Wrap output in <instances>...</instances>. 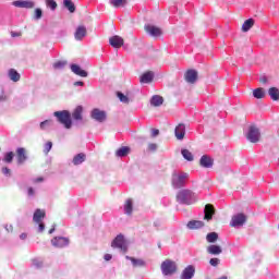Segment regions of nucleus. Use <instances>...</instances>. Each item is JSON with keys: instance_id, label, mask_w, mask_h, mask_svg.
Instances as JSON below:
<instances>
[{"instance_id": "58", "label": "nucleus", "mask_w": 279, "mask_h": 279, "mask_svg": "<svg viewBox=\"0 0 279 279\" xmlns=\"http://www.w3.org/2000/svg\"><path fill=\"white\" fill-rule=\"evenodd\" d=\"M0 94H2V95H0V101H1V99H3V88L2 87H0Z\"/></svg>"}, {"instance_id": "34", "label": "nucleus", "mask_w": 279, "mask_h": 279, "mask_svg": "<svg viewBox=\"0 0 279 279\" xmlns=\"http://www.w3.org/2000/svg\"><path fill=\"white\" fill-rule=\"evenodd\" d=\"M181 154L185 160H189V162H193L194 160L193 153H191L189 149H182Z\"/></svg>"}, {"instance_id": "23", "label": "nucleus", "mask_w": 279, "mask_h": 279, "mask_svg": "<svg viewBox=\"0 0 279 279\" xmlns=\"http://www.w3.org/2000/svg\"><path fill=\"white\" fill-rule=\"evenodd\" d=\"M165 104V99L162 96L155 95L150 98V106H154L155 108H158Z\"/></svg>"}, {"instance_id": "16", "label": "nucleus", "mask_w": 279, "mask_h": 279, "mask_svg": "<svg viewBox=\"0 0 279 279\" xmlns=\"http://www.w3.org/2000/svg\"><path fill=\"white\" fill-rule=\"evenodd\" d=\"M193 276H195V267L190 265L183 270L181 279H191Z\"/></svg>"}, {"instance_id": "3", "label": "nucleus", "mask_w": 279, "mask_h": 279, "mask_svg": "<svg viewBox=\"0 0 279 279\" xmlns=\"http://www.w3.org/2000/svg\"><path fill=\"white\" fill-rule=\"evenodd\" d=\"M189 182V173L186 172H173L172 174V186L173 189H183Z\"/></svg>"}, {"instance_id": "45", "label": "nucleus", "mask_w": 279, "mask_h": 279, "mask_svg": "<svg viewBox=\"0 0 279 279\" xmlns=\"http://www.w3.org/2000/svg\"><path fill=\"white\" fill-rule=\"evenodd\" d=\"M53 147V143L51 142H47L45 145V154H49V151H51V148Z\"/></svg>"}, {"instance_id": "52", "label": "nucleus", "mask_w": 279, "mask_h": 279, "mask_svg": "<svg viewBox=\"0 0 279 279\" xmlns=\"http://www.w3.org/2000/svg\"><path fill=\"white\" fill-rule=\"evenodd\" d=\"M11 36H12L13 38H16V37L21 36V33H14V32H12V33H11Z\"/></svg>"}, {"instance_id": "26", "label": "nucleus", "mask_w": 279, "mask_h": 279, "mask_svg": "<svg viewBox=\"0 0 279 279\" xmlns=\"http://www.w3.org/2000/svg\"><path fill=\"white\" fill-rule=\"evenodd\" d=\"M207 252L208 254H213L214 256H217L221 254L222 250H221V246L213 244L207 247Z\"/></svg>"}, {"instance_id": "43", "label": "nucleus", "mask_w": 279, "mask_h": 279, "mask_svg": "<svg viewBox=\"0 0 279 279\" xmlns=\"http://www.w3.org/2000/svg\"><path fill=\"white\" fill-rule=\"evenodd\" d=\"M64 66H66L65 61H58L53 63V69H64Z\"/></svg>"}, {"instance_id": "54", "label": "nucleus", "mask_w": 279, "mask_h": 279, "mask_svg": "<svg viewBox=\"0 0 279 279\" xmlns=\"http://www.w3.org/2000/svg\"><path fill=\"white\" fill-rule=\"evenodd\" d=\"M260 82H262V84H267V76H263V77L260 78Z\"/></svg>"}, {"instance_id": "24", "label": "nucleus", "mask_w": 279, "mask_h": 279, "mask_svg": "<svg viewBox=\"0 0 279 279\" xmlns=\"http://www.w3.org/2000/svg\"><path fill=\"white\" fill-rule=\"evenodd\" d=\"M16 156H17L19 165H23V162H25V160H27V155L25 154V148H17Z\"/></svg>"}, {"instance_id": "37", "label": "nucleus", "mask_w": 279, "mask_h": 279, "mask_svg": "<svg viewBox=\"0 0 279 279\" xmlns=\"http://www.w3.org/2000/svg\"><path fill=\"white\" fill-rule=\"evenodd\" d=\"M110 3L113 8H123L128 3V0H110Z\"/></svg>"}, {"instance_id": "22", "label": "nucleus", "mask_w": 279, "mask_h": 279, "mask_svg": "<svg viewBox=\"0 0 279 279\" xmlns=\"http://www.w3.org/2000/svg\"><path fill=\"white\" fill-rule=\"evenodd\" d=\"M189 230H199V228H204V221L202 220H191L187 222Z\"/></svg>"}, {"instance_id": "50", "label": "nucleus", "mask_w": 279, "mask_h": 279, "mask_svg": "<svg viewBox=\"0 0 279 279\" xmlns=\"http://www.w3.org/2000/svg\"><path fill=\"white\" fill-rule=\"evenodd\" d=\"M158 134H160V131L158 129L151 130V136H158Z\"/></svg>"}, {"instance_id": "42", "label": "nucleus", "mask_w": 279, "mask_h": 279, "mask_svg": "<svg viewBox=\"0 0 279 279\" xmlns=\"http://www.w3.org/2000/svg\"><path fill=\"white\" fill-rule=\"evenodd\" d=\"M3 160L4 162H12V160H14V153H7Z\"/></svg>"}, {"instance_id": "12", "label": "nucleus", "mask_w": 279, "mask_h": 279, "mask_svg": "<svg viewBox=\"0 0 279 279\" xmlns=\"http://www.w3.org/2000/svg\"><path fill=\"white\" fill-rule=\"evenodd\" d=\"M13 5L15 8H25L26 10H32L34 8L35 3L34 1L28 0H17L13 2Z\"/></svg>"}, {"instance_id": "1", "label": "nucleus", "mask_w": 279, "mask_h": 279, "mask_svg": "<svg viewBox=\"0 0 279 279\" xmlns=\"http://www.w3.org/2000/svg\"><path fill=\"white\" fill-rule=\"evenodd\" d=\"M177 202L185 206H191V204L197 202V195L191 190H181L177 194Z\"/></svg>"}, {"instance_id": "6", "label": "nucleus", "mask_w": 279, "mask_h": 279, "mask_svg": "<svg viewBox=\"0 0 279 279\" xmlns=\"http://www.w3.org/2000/svg\"><path fill=\"white\" fill-rule=\"evenodd\" d=\"M246 138L250 143H258L260 141V130L255 125H251L246 133Z\"/></svg>"}, {"instance_id": "61", "label": "nucleus", "mask_w": 279, "mask_h": 279, "mask_svg": "<svg viewBox=\"0 0 279 279\" xmlns=\"http://www.w3.org/2000/svg\"><path fill=\"white\" fill-rule=\"evenodd\" d=\"M7 231L10 232V227L7 228Z\"/></svg>"}, {"instance_id": "60", "label": "nucleus", "mask_w": 279, "mask_h": 279, "mask_svg": "<svg viewBox=\"0 0 279 279\" xmlns=\"http://www.w3.org/2000/svg\"><path fill=\"white\" fill-rule=\"evenodd\" d=\"M7 231L10 232V227L7 228Z\"/></svg>"}, {"instance_id": "35", "label": "nucleus", "mask_w": 279, "mask_h": 279, "mask_svg": "<svg viewBox=\"0 0 279 279\" xmlns=\"http://www.w3.org/2000/svg\"><path fill=\"white\" fill-rule=\"evenodd\" d=\"M86 160V155L81 153L73 158V165H82Z\"/></svg>"}, {"instance_id": "48", "label": "nucleus", "mask_w": 279, "mask_h": 279, "mask_svg": "<svg viewBox=\"0 0 279 279\" xmlns=\"http://www.w3.org/2000/svg\"><path fill=\"white\" fill-rule=\"evenodd\" d=\"M157 145L156 144H149L148 145V149L150 150V151H156V149H157Z\"/></svg>"}, {"instance_id": "55", "label": "nucleus", "mask_w": 279, "mask_h": 279, "mask_svg": "<svg viewBox=\"0 0 279 279\" xmlns=\"http://www.w3.org/2000/svg\"><path fill=\"white\" fill-rule=\"evenodd\" d=\"M74 85H75V86H84V82L78 81V82H75Z\"/></svg>"}, {"instance_id": "9", "label": "nucleus", "mask_w": 279, "mask_h": 279, "mask_svg": "<svg viewBox=\"0 0 279 279\" xmlns=\"http://www.w3.org/2000/svg\"><path fill=\"white\" fill-rule=\"evenodd\" d=\"M145 31L147 32V34H149V36H153L155 38H158V36H162V29L155 25H146Z\"/></svg>"}, {"instance_id": "33", "label": "nucleus", "mask_w": 279, "mask_h": 279, "mask_svg": "<svg viewBox=\"0 0 279 279\" xmlns=\"http://www.w3.org/2000/svg\"><path fill=\"white\" fill-rule=\"evenodd\" d=\"M9 77L12 80V82H19V80H21V74H19L16 70L11 69L9 70Z\"/></svg>"}, {"instance_id": "30", "label": "nucleus", "mask_w": 279, "mask_h": 279, "mask_svg": "<svg viewBox=\"0 0 279 279\" xmlns=\"http://www.w3.org/2000/svg\"><path fill=\"white\" fill-rule=\"evenodd\" d=\"M128 260H131L133 264V267H145V260L143 259H136L134 257L126 256Z\"/></svg>"}, {"instance_id": "14", "label": "nucleus", "mask_w": 279, "mask_h": 279, "mask_svg": "<svg viewBox=\"0 0 279 279\" xmlns=\"http://www.w3.org/2000/svg\"><path fill=\"white\" fill-rule=\"evenodd\" d=\"M109 43L111 47H113L114 49H121V47H123L124 41L120 36L116 35L109 39Z\"/></svg>"}, {"instance_id": "21", "label": "nucleus", "mask_w": 279, "mask_h": 279, "mask_svg": "<svg viewBox=\"0 0 279 279\" xmlns=\"http://www.w3.org/2000/svg\"><path fill=\"white\" fill-rule=\"evenodd\" d=\"M74 37L76 40H82L86 37V26H78L75 31Z\"/></svg>"}, {"instance_id": "5", "label": "nucleus", "mask_w": 279, "mask_h": 279, "mask_svg": "<svg viewBox=\"0 0 279 279\" xmlns=\"http://www.w3.org/2000/svg\"><path fill=\"white\" fill-rule=\"evenodd\" d=\"M44 219L45 210L36 209L33 216V221L38 223V232H45V222H43Z\"/></svg>"}, {"instance_id": "15", "label": "nucleus", "mask_w": 279, "mask_h": 279, "mask_svg": "<svg viewBox=\"0 0 279 279\" xmlns=\"http://www.w3.org/2000/svg\"><path fill=\"white\" fill-rule=\"evenodd\" d=\"M174 134L178 141H182L186 134V126L184 124H179L174 130Z\"/></svg>"}, {"instance_id": "8", "label": "nucleus", "mask_w": 279, "mask_h": 279, "mask_svg": "<svg viewBox=\"0 0 279 279\" xmlns=\"http://www.w3.org/2000/svg\"><path fill=\"white\" fill-rule=\"evenodd\" d=\"M245 221H247V218L245 217V215L238 214L232 217L230 226L232 228H239V226H243V223H245Z\"/></svg>"}, {"instance_id": "59", "label": "nucleus", "mask_w": 279, "mask_h": 279, "mask_svg": "<svg viewBox=\"0 0 279 279\" xmlns=\"http://www.w3.org/2000/svg\"><path fill=\"white\" fill-rule=\"evenodd\" d=\"M35 182H43V178L35 179Z\"/></svg>"}, {"instance_id": "41", "label": "nucleus", "mask_w": 279, "mask_h": 279, "mask_svg": "<svg viewBox=\"0 0 279 279\" xmlns=\"http://www.w3.org/2000/svg\"><path fill=\"white\" fill-rule=\"evenodd\" d=\"M46 5L52 11L56 10V8H58V3L54 2V0H46Z\"/></svg>"}, {"instance_id": "10", "label": "nucleus", "mask_w": 279, "mask_h": 279, "mask_svg": "<svg viewBox=\"0 0 279 279\" xmlns=\"http://www.w3.org/2000/svg\"><path fill=\"white\" fill-rule=\"evenodd\" d=\"M92 119H95V121H98L99 123H104V121H106V111L94 109L92 111Z\"/></svg>"}, {"instance_id": "11", "label": "nucleus", "mask_w": 279, "mask_h": 279, "mask_svg": "<svg viewBox=\"0 0 279 279\" xmlns=\"http://www.w3.org/2000/svg\"><path fill=\"white\" fill-rule=\"evenodd\" d=\"M201 167H204V169H211L213 165H215V161L210 158L208 155H203L199 160Z\"/></svg>"}, {"instance_id": "19", "label": "nucleus", "mask_w": 279, "mask_h": 279, "mask_svg": "<svg viewBox=\"0 0 279 279\" xmlns=\"http://www.w3.org/2000/svg\"><path fill=\"white\" fill-rule=\"evenodd\" d=\"M140 82L142 84H150V82H154V72L149 71L144 73L141 78Z\"/></svg>"}, {"instance_id": "40", "label": "nucleus", "mask_w": 279, "mask_h": 279, "mask_svg": "<svg viewBox=\"0 0 279 279\" xmlns=\"http://www.w3.org/2000/svg\"><path fill=\"white\" fill-rule=\"evenodd\" d=\"M53 125L52 120H45L40 123V130H47V128H51Z\"/></svg>"}, {"instance_id": "2", "label": "nucleus", "mask_w": 279, "mask_h": 279, "mask_svg": "<svg viewBox=\"0 0 279 279\" xmlns=\"http://www.w3.org/2000/svg\"><path fill=\"white\" fill-rule=\"evenodd\" d=\"M53 117L57 118V121L64 125L66 130H71L73 125V121L71 120V112L63 110V111H56Z\"/></svg>"}, {"instance_id": "31", "label": "nucleus", "mask_w": 279, "mask_h": 279, "mask_svg": "<svg viewBox=\"0 0 279 279\" xmlns=\"http://www.w3.org/2000/svg\"><path fill=\"white\" fill-rule=\"evenodd\" d=\"M251 27H254V19H248L243 23L242 32H250Z\"/></svg>"}, {"instance_id": "4", "label": "nucleus", "mask_w": 279, "mask_h": 279, "mask_svg": "<svg viewBox=\"0 0 279 279\" xmlns=\"http://www.w3.org/2000/svg\"><path fill=\"white\" fill-rule=\"evenodd\" d=\"M177 269H178V266L175 265V262H173L171 259H166L161 264V271H162L163 276H171V275L175 274Z\"/></svg>"}, {"instance_id": "28", "label": "nucleus", "mask_w": 279, "mask_h": 279, "mask_svg": "<svg viewBox=\"0 0 279 279\" xmlns=\"http://www.w3.org/2000/svg\"><path fill=\"white\" fill-rule=\"evenodd\" d=\"M83 111H84V109L82 108V106H77L72 113L73 119L75 121H82V112Z\"/></svg>"}, {"instance_id": "7", "label": "nucleus", "mask_w": 279, "mask_h": 279, "mask_svg": "<svg viewBox=\"0 0 279 279\" xmlns=\"http://www.w3.org/2000/svg\"><path fill=\"white\" fill-rule=\"evenodd\" d=\"M111 247H118L122 252H128V244L125 243V238L119 234L111 243Z\"/></svg>"}, {"instance_id": "18", "label": "nucleus", "mask_w": 279, "mask_h": 279, "mask_svg": "<svg viewBox=\"0 0 279 279\" xmlns=\"http://www.w3.org/2000/svg\"><path fill=\"white\" fill-rule=\"evenodd\" d=\"M185 80L189 82V84H195V82H197V71L189 70L185 73Z\"/></svg>"}, {"instance_id": "36", "label": "nucleus", "mask_w": 279, "mask_h": 279, "mask_svg": "<svg viewBox=\"0 0 279 279\" xmlns=\"http://www.w3.org/2000/svg\"><path fill=\"white\" fill-rule=\"evenodd\" d=\"M63 5H64V8H66L69 10V12H71V13L75 12V4L73 3V1L64 0Z\"/></svg>"}, {"instance_id": "38", "label": "nucleus", "mask_w": 279, "mask_h": 279, "mask_svg": "<svg viewBox=\"0 0 279 279\" xmlns=\"http://www.w3.org/2000/svg\"><path fill=\"white\" fill-rule=\"evenodd\" d=\"M208 243H215L217 239H219V234L217 232H210L206 236Z\"/></svg>"}, {"instance_id": "29", "label": "nucleus", "mask_w": 279, "mask_h": 279, "mask_svg": "<svg viewBox=\"0 0 279 279\" xmlns=\"http://www.w3.org/2000/svg\"><path fill=\"white\" fill-rule=\"evenodd\" d=\"M130 154V147L123 146L117 150V156L119 158H125Z\"/></svg>"}, {"instance_id": "20", "label": "nucleus", "mask_w": 279, "mask_h": 279, "mask_svg": "<svg viewBox=\"0 0 279 279\" xmlns=\"http://www.w3.org/2000/svg\"><path fill=\"white\" fill-rule=\"evenodd\" d=\"M204 213H205L204 218L206 219V221H210V219H213V215H215V207L210 204H207L205 206Z\"/></svg>"}, {"instance_id": "46", "label": "nucleus", "mask_w": 279, "mask_h": 279, "mask_svg": "<svg viewBox=\"0 0 279 279\" xmlns=\"http://www.w3.org/2000/svg\"><path fill=\"white\" fill-rule=\"evenodd\" d=\"M33 265H34V267L39 269V267H43V262L38 258H35V259H33Z\"/></svg>"}, {"instance_id": "39", "label": "nucleus", "mask_w": 279, "mask_h": 279, "mask_svg": "<svg viewBox=\"0 0 279 279\" xmlns=\"http://www.w3.org/2000/svg\"><path fill=\"white\" fill-rule=\"evenodd\" d=\"M117 95H118V99H120V101L122 104H130V98H128V96L123 95V93L118 92Z\"/></svg>"}, {"instance_id": "44", "label": "nucleus", "mask_w": 279, "mask_h": 279, "mask_svg": "<svg viewBox=\"0 0 279 279\" xmlns=\"http://www.w3.org/2000/svg\"><path fill=\"white\" fill-rule=\"evenodd\" d=\"M43 19V10L41 9H36L35 10V20L40 21Z\"/></svg>"}, {"instance_id": "27", "label": "nucleus", "mask_w": 279, "mask_h": 279, "mask_svg": "<svg viewBox=\"0 0 279 279\" xmlns=\"http://www.w3.org/2000/svg\"><path fill=\"white\" fill-rule=\"evenodd\" d=\"M253 97L255 99H265V88L258 87L253 90Z\"/></svg>"}, {"instance_id": "13", "label": "nucleus", "mask_w": 279, "mask_h": 279, "mask_svg": "<svg viewBox=\"0 0 279 279\" xmlns=\"http://www.w3.org/2000/svg\"><path fill=\"white\" fill-rule=\"evenodd\" d=\"M51 243L54 247H66L69 245V239L58 236L51 240Z\"/></svg>"}, {"instance_id": "51", "label": "nucleus", "mask_w": 279, "mask_h": 279, "mask_svg": "<svg viewBox=\"0 0 279 279\" xmlns=\"http://www.w3.org/2000/svg\"><path fill=\"white\" fill-rule=\"evenodd\" d=\"M104 258H105V260H112V255L106 254V255L104 256Z\"/></svg>"}, {"instance_id": "32", "label": "nucleus", "mask_w": 279, "mask_h": 279, "mask_svg": "<svg viewBox=\"0 0 279 279\" xmlns=\"http://www.w3.org/2000/svg\"><path fill=\"white\" fill-rule=\"evenodd\" d=\"M133 208H134V206H133V203H132V198L126 199V202L124 204V213H125V215H131Z\"/></svg>"}, {"instance_id": "57", "label": "nucleus", "mask_w": 279, "mask_h": 279, "mask_svg": "<svg viewBox=\"0 0 279 279\" xmlns=\"http://www.w3.org/2000/svg\"><path fill=\"white\" fill-rule=\"evenodd\" d=\"M53 232H56V226H53V227L49 230V234H53Z\"/></svg>"}, {"instance_id": "49", "label": "nucleus", "mask_w": 279, "mask_h": 279, "mask_svg": "<svg viewBox=\"0 0 279 279\" xmlns=\"http://www.w3.org/2000/svg\"><path fill=\"white\" fill-rule=\"evenodd\" d=\"M3 175H10V169L8 167L2 168Z\"/></svg>"}, {"instance_id": "53", "label": "nucleus", "mask_w": 279, "mask_h": 279, "mask_svg": "<svg viewBox=\"0 0 279 279\" xmlns=\"http://www.w3.org/2000/svg\"><path fill=\"white\" fill-rule=\"evenodd\" d=\"M20 239H22V241H25V239H27V233H22L20 235Z\"/></svg>"}, {"instance_id": "25", "label": "nucleus", "mask_w": 279, "mask_h": 279, "mask_svg": "<svg viewBox=\"0 0 279 279\" xmlns=\"http://www.w3.org/2000/svg\"><path fill=\"white\" fill-rule=\"evenodd\" d=\"M268 95L272 101H279V89L278 87H270L268 89Z\"/></svg>"}, {"instance_id": "47", "label": "nucleus", "mask_w": 279, "mask_h": 279, "mask_svg": "<svg viewBox=\"0 0 279 279\" xmlns=\"http://www.w3.org/2000/svg\"><path fill=\"white\" fill-rule=\"evenodd\" d=\"M209 265H211V267H217V265H219V258H211Z\"/></svg>"}, {"instance_id": "56", "label": "nucleus", "mask_w": 279, "mask_h": 279, "mask_svg": "<svg viewBox=\"0 0 279 279\" xmlns=\"http://www.w3.org/2000/svg\"><path fill=\"white\" fill-rule=\"evenodd\" d=\"M28 195H29V196L34 195V189H33V187H29V189H28Z\"/></svg>"}, {"instance_id": "17", "label": "nucleus", "mask_w": 279, "mask_h": 279, "mask_svg": "<svg viewBox=\"0 0 279 279\" xmlns=\"http://www.w3.org/2000/svg\"><path fill=\"white\" fill-rule=\"evenodd\" d=\"M71 71L72 73H74L75 75H78L80 77H88V72H86L85 70H82V68L77 64H72Z\"/></svg>"}]
</instances>
